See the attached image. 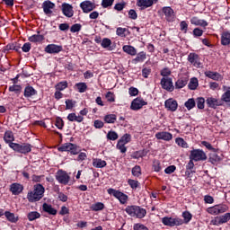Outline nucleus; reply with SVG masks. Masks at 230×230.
<instances>
[{
	"mask_svg": "<svg viewBox=\"0 0 230 230\" xmlns=\"http://www.w3.org/2000/svg\"><path fill=\"white\" fill-rule=\"evenodd\" d=\"M109 195H113L120 204H127L128 202V196L119 190H116L112 188L107 190Z\"/></svg>",
	"mask_w": 230,
	"mask_h": 230,
	"instance_id": "0eeeda50",
	"label": "nucleus"
},
{
	"mask_svg": "<svg viewBox=\"0 0 230 230\" xmlns=\"http://www.w3.org/2000/svg\"><path fill=\"white\" fill-rule=\"evenodd\" d=\"M125 211L129 217H133L134 218H145L146 216V210L139 206H128Z\"/></svg>",
	"mask_w": 230,
	"mask_h": 230,
	"instance_id": "f03ea898",
	"label": "nucleus"
},
{
	"mask_svg": "<svg viewBox=\"0 0 230 230\" xmlns=\"http://www.w3.org/2000/svg\"><path fill=\"white\" fill-rule=\"evenodd\" d=\"M205 76H207V78H210L211 80H215L216 82H222V80H224V76L218 72L206 71Z\"/></svg>",
	"mask_w": 230,
	"mask_h": 230,
	"instance_id": "5701e85b",
	"label": "nucleus"
},
{
	"mask_svg": "<svg viewBox=\"0 0 230 230\" xmlns=\"http://www.w3.org/2000/svg\"><path fill=\"white\" fill-rule=\"evenodd\" d=\"M190 159L197 163L199 161H206L208 155H206V153L202 149H193L190 151Z\"/></svg>",
	"mask_w": 230,
	"mask_h": 230,
	"instance_id": "6e6552de",
	"label": "nucleus"
},
{
	"mask_svg": "<svg viewBox=\"0 0 230 230\" xmlns=\"http://www.w3.org/2000/svg\"><path fill=\"white\" fill-rule=\"evenodd\" d=\"M190 24L194 26H201L202 28H206L208 26V22L205 20H200L199 17H192L190 19Z\"/></svg>",
	"mask_w": 230,
	"mask_h": 230,
	"instance_id": "cd10ccee",
	"label": "nucleus"
},
{
	"mask_svg": "<svg viewBox=\"0 0 230 230\" xmlns=\"http://www.w3.org/2000/svg\"><path fill=\"white\" fill-rule=\"evenodd\" d=\"M145 105H148L143 98L137 97L131 102L130 109L131 111H139L145 107Z\"/></svg>",
	"mask_w": 230,
	"mask_h": 230,
	"instance_id": "f8f14e48",
	"label": "nucleus"
},
{
	"mask_svg": "<svg viewBox=\"0 0 230 230\" xmlns=\"http://www.w3.org/2000/svg\"><path fill=\"white\" fill-rule=\"evenodd\" d=\"M128 183L130 186V188H132V190H137V187L139 186V181L132 179H129L128 181Z\"/></svg>",
	"mask_w": 230,
	"mask_h": 230,
	"instance_id": "0e129e2a",
	"label": "nucleus"
},
{
	"mask_svg": "<svg viewBox=\"0 0 230 230\" xmlns=\"http://www.w3.org/2000/svg\"><path fill=\"white\" fill-rule=\"evenodd\" d=\"M90 209H92V211H102V209H105V204H103L102 202H97L95 204H93L90 207Z\"/></svg>",
	"mask_w": 230,
	"mask_h": 230,
	"instance_id": "79ce46f5",
	"label": "nucleus"
},
{
	"mask_svg": "<svg viewBox=\"0 0 230 230\" xmlns=\"http://www.w3.org/2000/svg\"><path fill=\"white\" fill-rule=\"evenodd\" d=\"M4 217L8 222H11V224H17V222H19V216L10 211H5Z\"/></svg>",
	"mask_w": 230,
	"mask_h": 230,
	"instance_id": "a878e982",
	"label": "nucleus"
},
{
	"mask_svg": "<svg viewBox=\"0 0 230 230\" xmlns=\"http://www.w3.org/2000/svg\"><path fill=\"white\" fill-rule=\"evenodd\" d=\"M112 45V40L109 38L102 39V41L101 42L102 48H104V49H107V48H111Z\"/></svg>",
	"mask_w": 230,
	"mask_h": 230,
	"instance_id": "09e8293b",
	"label": "nucleus"
},
{
	"mask_svg": "<svg viewBox=\"0 0 230 230\" xmlns=\"http://www.w3.org/2000/svg\"><path fill=\"white\" fill-rule=\"evenodd\" d=\"M117 119L116 114H108L103 118L105 123H116Z\"/></svg>",
	"mask_w": 230,
	"mask_h": 230,
	"instance_id": "c03bdc74",
	"label": "nucleus"
},
{
	"mask_svg": "<svg viewBox=\"0 0 230 230\" xmlns=\"http://www.w3.org/2000/svg\"><path fill=\"white\" fill-rule=\"evenodd\" d=\"M28 40L29 42H42V40H44V36L40 34H34L30 36Z\"/></svg>",
	"mask_w": 230,
	"mask_h": 230,
	"instance_id": "a19ab883",
	"label": "nucleus"
},
{
	"mask_svg": "<svg viewBox=\"0 0 230 230\" xmlns=\"http://www.w3.org/2000/svg\"><path fill=\"white\" fill-rule=\"evenodd\" d=\"M155 137L162 141H172L173 139V135L167 131L157 132Z\"/></svg>",
	"mask_w": 230,
	"mask_h": 230,
	"instance_id": "412c9836",
	"label": "nucleus"
},
{
	"mask_svg": "<svg viewBox=\"0 0 230 230\" xmlns=\"http://www.w3.org/2000/svg\"><path fill=\"white\" fill-rule=\"evenodd\" d=\"M158 1L159 0H137V6H138L140 10H146V8L154 6V4H155V3Z\"/></svg>",
	"mask_w": 230,
	"mask_h": 230,
	"instance_id": "dca6fc26",
	"label": "nucleus"
},
{
	"mask_svg": "<svg viewBox=\"0 0 230 230\" xmlns=\"http://www.w3.org/2000/svg\"><path fill=\"white\" fill-rule=\"evenodd\" d=\"M180 30L183 31V33H188V22H186V21L181 22Z\"/></svg>",
	"mask_w": 230,
	"mask_h": 230,
	"instance_id": "338daca9",
	"label": "nucleus"
},
{
	"mask_svg": "<svg viewBox=\"0 0 230 230\" xmlns=\"http://www.w3.org/2000/svg\"><path fill=\"white\" fill-rule=\"evenodd\" d=\"M15 140V137H13V132L12 131H5L4 136V141H5V143H13V141Z\"/></svg>",
	"mask_w": 230,
	"mask_h": 230,
	"instance_id": "c9c22d12",
	"label": "nucleus"
},
{
	"mask_svg": "<svg viewBox=\"0 0 230 230\" xmlns=\"http://www.w3.org/2000/svg\"><path fill=\"white\" fill-rule=\"evenodd\" d=\"M10 148H12L14 152H18V154H30L31 152V146L29 143L17 144V143H10Z\"/></svg>",
	"mask_w": 230,
	"mask_h": 230,
	"instance_id": "7ed1b4c3",
	"label": "nucleus"
},
{
	"mask_svg": "<svg viewBox=\"0 0 230 230\" xmlns=\"http://www.w3.org/2000/svg\"><path fill=\"white\" fill-rule=\"evenodd\" d=\"M37 94V90L33 86H27L24 89V96L25 98H31V96H35Z\"/></svg>",
	"mask_w": 230,
	"mask_h": 230,
	"instance_id": "7c9ffc66",
	"label": "nucleus"
},
{
	"mask_svg": "<svg viewBox=\"0 0 230 230\" xmlns=\"http://www.w3.org/2000/svg\"><path fill=\"white\" fill-rule=\"evenodd\" d=\"M122 51H124V53H127V55H130L131 57H136V55H137V50L136 49V48L130 45H124L122 47Z\"/></svg>",
	"mask_w": 230,
	"mask_h": 230,
	"instance_id": "bb28decb",
	"label": "nucleus"
},
{
	"mask_svg": "<svg viewBox=\"0 0 230 230\" xmlns=\"http://www.w3.org/2000/svg\"><path fill=\"white\" fill-rule=\"evenodd\" d=\"M27 218L29 222H33V220H37L40 218V213L37 211H31L27 214Z\"/></svg>",
	"mask_w": 230,
	"mask_h": 230,
	"instance_id": "58836bf2",
	"label": "nucleus"
},
{
	"mask_svg": "<svg viewBox=\"0 0 230 230\" xmlns=\"http://www.w3.org/2000/svg\"><path fill=\"white\" fill-rule=\"evenodd\" d=\"M42 209L45 213H48L49 215H53V216L57 215V209H55L53 206L48 203L43 204Z\"/></svg>",
	"mask_w": 230,
	"mask_h": 230,
	"instance_id": "c756f323",
	"label": "nucleus"
},
{
	"mask_svg": "<svg viewBox=\"0 0 230 230\" xmlns=\"http://www.w3.org/2000/svg\"><path fill=\"white\" fill-rule=\"evenodd\" d=\"M126 144L123 143V141L119 140L117 143V148L121 152V154H125L127 152V146H125Z\"/></svg>",
	"mask_w": 230,
	"mask_h": 230,
	"instance_id": "6e6d98bb",
	"label": "nucleus"
},
{
	"mask_svg": "<svg viewBox=\"0 0 230 230\" xmlns=\"http://www.w3.org/2000/svg\"><path fill=\"white\" fill-rule=\"evenodd\" d=\"M61 12L65 17L71 19L75 15V10H73V5L67 3H63L61 4Z\"/></svg>",
	"mask_w": 230,
	"mask_h": 230,
	"instance_id": "4468645a",
	"label": "nucleus"
},
{
	"mask_svg": "<svg viewBox=\"0 0 230 230\" xmlns=\"http://www.w3.org/2000/svg\"><path fill=\"white\" fill-rule=\"evenodd\" d=\"M63 50H64V47H62V45H57V44H49L45 48V52L49 54H58Z\"/></svg>",
	"mask_w": 230,
	"mask_h": 230,
	"instance_id": "a211bd4d",
	"label": "nucleus"
},
{
	"mask_svg": "<svg viewBox=\"0 0 230 230\" xmlns=\"http://www.w3.org/2000/svg\"><path fill=\"white\" fill-rule=\"evenodd\" d=\"M132 175H134V177H139L141 175V166L136 165L135 167H133Z\"/></svg>",
	"mask_w": 230,
	"mask_h": 230,
	"instance_id": "13d9d810",
	"label": "nucleus"
},
{
	"mask_svg": "<svg viewBox=\"0 0 230 230\" xmlns=\"http://www.w3.org/2000/svg\"><path fill=\"white\" fill-rule=\"evenodd\" d=\"M186 85H188V78L186 77H181L175 82L176 89H182L183 87H186Z\"/></svg>",
	"mask_w": 230,
	"mask_h": 230,
	"instance_id": "72a5a7b5",
	"label": "nucleus"
},
{
	"mask_svg": "<svg viewBox=\"0 0 230 230\" xmlns=\"http://www.w3.org/2000/svg\"><path fill=\"white\" fill-rule=\"evenodd\" d=\"M181 217L183 218V224H190V222H191V219L193 218V215H191L190 211L182 212Z\"/></svg>",
	"mask_w": 230,
	"mask_h": 230,
	"instance_id": "ea45409f",
	"label": "nucleus"
},
{
	"mask_svg": "<svg viewBox=\"0 0 230 230\" xmlns=\"http://www.w3.org/2000/svg\"><path fill=\"white\" fill-rule=\"evenodd\" d=\"M230 220V213H226L225 215L222 216H217L215 217L213 219L210 221V226H222L224 224H227Z\"/></svg>",
	"mask_w": 230,
	"mask_h": 230,
	"instance_id": "1a4fd4ad",
	"label": "nucleus"
},
{
	"mask_svg": "<svg viewBox=\"0 0 230 230\" xmlns=\"http://www.w3.org/2000/svg\"><path fill=\"white\" fill-rule=\"evenodd\" d=\"M55 177L56 181H58L59 184H63V186H67V184H69V181H71L69 173L62 169L58 170Z\"/></svg>",
	"mask_w": 230,
	"mask_h": 230,
	"instance_id": "423d86ee",
	"label": "nucleus"
},
{
	"mask_svg": "<svg viewBox=\"0 0 230 230\" xmlns=\"http://www.w3.org/2000/svg\"><path fill=\"white\" fill-rule=\"evenodd\" d=\"M196 103H197L198 109L202 110L205 107L206 99H204L203 97H199L196 99Z\"/></svg>",
	"mask_w": 230,
	"mask_h": 230,
	"instance_id": "3c124183",
	"label": "nucleus"
},
{
	"mask_svg": "<svg viewBox=\"0 0 230 230\" xmlns=\"http://www.w3.org/2000/svg\"><path fill=\"white\" fill-rule=\"evenodd\" d=\"M80 30H82V24H80V23H75V24L72 25L70 28L71 33H78V31H80Z\"/></svg>",
	"mask_w": 230,
	"mask_h": 230,
	"instance_id": "bf43d9fd",
	"label": "nucleus"
},
{
	"mask_svg": "<svg viewBox=\"0 0 230 230\" xmlns=\"http://www.w3.org/2000/svg\"><path fill=\"white\" fill-rule=\"evenodd\" d=\"M164 107L167 109V111L175 112L179 107V103L173 98H170L164 102Z\"/></svg>",
	"mask_w": 230,
	"mask_h": 230,
	"instance_id": "f3484780",
	"label": "nucleus"
},
{
	"mask_svg": "<svg viewBox=\"0 0 230 230\" xmlns=\"http://www.w3.org/2000/svg\"><path fill=\"white\" fill-rule=\"evenodd\" d=\"M118 137H119V136L118 135V133H116V131H109L107 134V139H109L110 141H116Z\"/></svg>",
	"mask_w": 230,
	"mask_h": 230,
	"instance_id": "603ef678",
	"label": "nucleus"
},
{
	"mask_svg": "<svg viewBox=\"0 0 230 230\" xmlns=\"http://www.w3.org/2000/svg\"><path fill=\"white\" fill-rule=\"evenodd\" d=\"M184 105L188 111H191V109H193L196 105L195 99H189L187 102H185Z\"/></svg>",
	"mask_w": 230,
	"mask_h": 230,
	"instance_id": "49530a36",
	"label": "nucleus"
},
{
	"mask_svg": "<svg viewBox=\"0 0 230 230\" xmlns=\"http://www.w3.org/2000/svg\"><path fill=\"white\" fill-rule=\"evenodd\" d=\"M175 143L176 145H178V146H181V148H188V142L184 141V138L182 137H177L175 139Z\"/></svg>",
	"mask_w": 230,
	"mask_h": 230,
	"instance_id": "de8ad7c7",
	"label": "nucleus"
},
{
	"mask_svg": "<svg viewBox=\"0 0 230 230\" xmlns=\"http://www.w3.org/2000/svg\"><path fill=\"white\" fill-rule=\"evenodd\" d=\"M134 230H149L148 227L145 226L143 224H136L133 226Z\"/></svg>",
	"mask_w": 230,
	"mask_h": 230,
	"instance_id": "774afa93",
	"label": "nucleus"
},
{
	"mask_svg": "<svg viewBox=\"0 0 230 230\" xmlns=\"http://www.w3.org/2000/svg\"><path fill=\"white\" fill-rule=\"evenodd\" d=\"M75 105H76V102H75L71 99H67L66 101V111L73 109L75 107Z\"/></svg>",
	"mask_w": 230,
	"mask_h": 230,
	"instance_id": "052dcab7",
	"label": "nucleus"
},
{
	"mask_svg": "<svg viewBox=\"0 0 230 230\" xmlns=\"http://www.w3.org/2000/svg\"><path fill=\"white\" fill-rule=\"evenodd\" d=\"M164 226H169L170 227H173L175 226H182L184 221L181 219V217H164L162 219Z\"/></svg>",
	"mask_w": 230,
	"mask_h": 230,
	"instance_id": "9d476101",
	"label": "nucleus"
},
{
	"mask_svg": "<svg viewBox=\"0 0 230 230\" xmlns=\"http://www.w3.org/2000/svg\"><path fill=\"white\" fill-rule=\"evenodd\" d=\"M221 44L222 46H229L230 44V32L224 31L221 35Z\"/></svg>",
	"mask_w": 230,
	"mask_h": 230,
	"instance_id": "2f4dec72",
	"label": "nucleus"
},
{
	"mask_svg": "<svg viewBox=\"0 0 230 230\" xmlns=\"http://www.w3.org/2000/svg\"><path fill=\"white\" fill-rule=\"evenodd\" d=\"M19 49H21V47L17 45V43H9L8 45L3 48L2 51L5 55H7V53L11 51H19Z\"/></svg>",
	"mask_w": 230,
	"mask_h": 230,
	"instance_id": "393cba45",
	"label": "nucleus"
},
{
	"mask_svg": "<svg viewBox=\"0 0 230 230\" xmlns=\"http://www.w3.org/2000/svg\"><path fill=\"white\" fill-rule=\"evenodd\" d=\"M75 87L78 93H85L87 91V84L85 83H77L75 84Z\"/></svg>",
	"mask_w": 230,
	"mask_h": 230,
	"instance_id": "a18cd8bd",
	"label": "nucleus"
},
{
	"mask_svg": "<svg viewBox=\"0 0 230 230\" xmlns=\"http://www.w3.org/2000/svg\"><path fill=\"white\" fill-rule=\"evenodd\" d=\"M46 191V189L42 184L37 183L33 186V190H30L27 193V200L28 202L33 203V202H39L44 197V193Z\"/></svg>",
	"mask_w": 230,
	"mask_h": 230,
	"instance_id": "f257e3e1",
	"label": "nucleus"
},
{
	"mask_svg": "<svg viewBox=\"0 0 230 230\" xmlns=\"http://www.w3.org/2000/svg\"><path fill=\"white\" fill-rule=\"evenodd\" d=\"M188 87L190 91H195L199 87V79L197 77L190 78Z\"/></svg>",
	"mask_w": 230,
	"mask_h": 230,
	"instance_id": "e433bc0d",
	"label": "nucleus"
},
{
	"mask_svg": "<svg viewBox=\"0 0 230 230\" xmlns=\"http://www.w3.org/2000/svg\"><path fill=\"white\" fill-rule=\"evenodd\" d=\"M55 125L59 130H62V128H64V120L62 119V118L58 117L56 119Z\"/></svg>",
	"mask_w": 230,
	"mask_h": 230,
	"instance_id": "e2e57ef3",
	"label": "nucleus"
},
{
	"mask_svg": "<svg viewBox=\"0 0 230 230\" xmlns=\"http://www.w3.org/2000/svg\"><path fill=\"white\" fill-rule=\"evenodd\" d=\"M221 102L230 103V90H227L221 95Z\"/></svg>",
	"mask_w": 230,
	"mask_h": 230,
	"instance_id": "8fccbe9b",
	"label": "nucleus"
},
{
	"mask_svg": "<svg viewBox=\"0 0 230 230\" xmlns=\"http://www.w3.org/2000/svg\"><path fill=\"white\" fill-rule=\"evenodd\" d=\"M162 89L168 91V93H173L175 86H173V81L170 77H163L160 82Z\"/></svg>",
	"mask_w": 230,
	"mask_h": 230,
	"instance_id": "9b49d317",
	"label": "nucleus"
},
{
	"mask_svg": "<svg viewBox=\"0 0 230 230\" xmlns=\"http://www.w3.org/2000/svg\"><path fill=\"white\" fill-rule=\"evenodd\" d=\"M80 8L83 10L84 13H91L93 10L96 9V4L86 0L80 4Z\"/></svg>",
	"mask_w": 230,
	"mask_h": 230,
	"instance_id": "ddd939ff",
	"label": "nucleus"
},
{
	"mask_svg": "<svg viewBox=\"0 0 230 230\" xmlns=\"http://www.w3.org/2000/svg\"><path fill=\"white\" fill-rule=\"evenodd\" d=\"M188 62L191 64L194 67H200V57L197 53H190L188 56Z\"/></svg>",
	"mask_w": 230,
	"mask_h": 230,
	"instance_id": "aec40b11",
	"label": "nucleus"
},
{
	"mask_svg": "<svg viewBox=\"0 0 230 230\" xmlns=\"http://www.w3.org/2000/svg\"><path fill=\"white\" fill-rule=\"evenodd\" d=\"M209 161L212 164H217L222 161V157H220L217 152L213 151V153L209 155Z\"/></svg>",
	"mask_w": 230,
	"mask_h": 230,
	"instance_id": "f704fd0d",
	"label": "nucleus"
},
{
	"mask_svg": "<svg viewBox=\"0 0 230 230\" xmlns=\"http://www.w3.org/2000/svg\"><path fill=\"white\" fill-rule=\"evenodd\" d=\"M119 140L122 141L124 145H127L128 143H130V141H132V136H130V134L126 133Z\"/></svg>",
	"mask_w": 230,
	"mask_h": 230,
	"instance_id": "864d4df0",
	"label": "nucleus"
},
{
	"mask_svg": "<svg viewBox=\"0 0 230 230\" xmlns=\"http://www.w3.org/2000/svg\"><path fill=\"white\" fill-rule=\"evenodd\" d=\"M162 12L165 15V19L168 22H173V21H175V13L172 7H163Z\"/></svg>",
	"mask_w": 230,
	"mask_h": 230,
	"instance_id": "6ab92c4d",
	"label": "nucleus"
},
{
	"mask_svg": "<svg viewBox=\"0 0 230 230\" xmlns=\"http://www.w3.org/2000/svg\"><path fill=\"white\" fill-rule=\"evenodd\" d=\"M107 166V162L102 160L100 158H93V168H105Z\"/></svg>",
	"mask_w": 230,
	"mask_h": 230,
	"instance_id": "c85d7f7f",
	"label": "nucleus"
},
{
	"mask_svg": "<svg viewBox=\"0 0 230 230\" xmlns=\"http://www.w3.org/2000/svg\"><path fill=\"white\" fill-rule=\"evenodd\" d=\"M153 170L154 172H159L162 170L161 162H159V160H155L153 162Z\"/></svg>",
	"mask_w": 230,
	"mask_h": 230,
	"instance_id": "680f3d73",
	"label": "nucleus"
},
{
	"mask_svg": "<svg viewBox=\"0 0 230 230\" xmlns=\"http://www.w3.org/2000/svg\"><path fill=\"white\" fill-rule=\"evenodd\" d=\"M105 98L110 103H114V102H116V95H114V93L112 92H108Z\"/></svg>",
	"mask_w": 230,
	"mask_h": 230,
	"instance_id": "5fc2aeb1",
	"label": "nucleus"
},
{
	"mask_svg": "<svg viewBox=\"0 0 230 230\" xmlns=\"http://www.w3.org/2000/svg\"><path fill=\"white\" fill-rule=\"evenodd\" d=\"M112 4H114V0H102V8H109L110 6H112Z\"/></svg>",
	"mask_w": 230,
	"mask_h": 230,
	"instance_id": "69168bd1",
	"label": "nucleus"
},
{
	"mask_svg": "<svg viewBox=\"0 0 230 230\" xmlns=\"http://www.w3.org/2000/svg\"><path fill=\"white\" fill-rule=\"evenodd\" d=\"M67 119L68 121H76L77 123H82V121H84V117L81 115H76V113H69Z\"/></svg>",
	"mask_w": 230,
	"mask_h": 230,
	"instance_id": "473e14b6",
	"label": "nucleus"
},
{
	"mask_svg": "<svg viewBox=\"0 0 230 230\" xmlns=\"http://www.w3.org/2000/svg\"><path fill=\"white\" fill-rule=\"evenodd\" d=\"M58 152H70L72 155H78L80 154V149L78 146L73 143H65L58 147Z\"/></svg>",
	"mask_w": 230,
	"mask_h": 230,
	"instance_id": "39448f33",
	"label": "nucleus"
},
{
	"mask_svg": "<svg viewBox=\"0 0 230 230\" xmlns=\"http://www.w3.org/2000/svg\"><path fill=\"white\" fill-rule=\"evenodd\" d=\"M206 103L210 109H217V107H222V105H224L222 101L213 96L208 97L206 100Z\"/></svg>",
	"mask_w": 230,
	"mask_h": 230,
	"instance_id": "2eb2a0df",
	"label": "nucleus"
},
{
	"mask_svg": "<svg viewBox=\"0 0 230 230\" xmlns=\"http://www.w3.org/2000/svg\"><path fill=\"white\" fill-rule=\"evenodd\" d=\"M226 211H229V207L226 204H217L207 208V213L214 215V217L226 213Z\"/></svg>",
	"mask_w": 230,
	"mask_h": 230,
	"instance_id": "20e7f679",
	"label": "nucleus"
},
{
	"mask_svg": "<svg viewBox=\"0 0 230 230\" xmlns=\"http://www.w3.org/2000/svg\"><path fill=\"white\" fill-rule=\"evenodd\" d=\"M126 144L123 143V141L119 140L117 143V148L121 152V154H125L127 152V146H125Z\"/></svg>",
	"mask_w": 230,
	"mask_h": 230,
	"instance_id": "4d7b16f0",
	"label": "nucleus"
},
{
	"mask_svg": "<svg viewBox=\"0 0 230 230\" xmlns=\"http://www.w3.org/2000/svg\"><path fill=\"white\" fill-rule=\"evenodd\" d=\"M22 190H24V187L21 185V183L11 184L10 191L13 195H21V193H22Z\"/></svg>",
	"mask_w": 230,
	"mask_h": 230,
	"instance_id": "b1692460",
	"label": "nucleus"
},
{
	"mask_svg": "<svg viewBox=\"0 0 230 230\" xmlns=\"http://www.w3.org/2000/svg\"><path fill=\"white\" fill-rule=\"evenodd\" d=\"M68 87V84H67V81H62V82H59L56 85H55V89L56 91H65V89H67Z\"/></svg>",
	"mask_w": 230,
	"mask_h": 230,
	"instance_id": "37998d69",
	"label": "nucleus"
},
{
	"mask_svg": "<svg viewBox=\"0 0 230 230\" xmlns=\"http://www.w3.org/2000/svg\"><path fill=\"white\" fill-rule=\"evenodd\" d=\"M42 8L46 15H50V13H53V10H55V4L49 0H47L43 3Z\"/></svg>",
	"mask_w": 230,
	"mask_h": 230,
	"instance_id": "4be33fe9",
	"label": "nucleus"
},
{
	"mask_svg": "<svg viewBox=\"0 0 230 230\" xmlns=\"http://www.w3.org/2000/svg\"><path fill=\"white\" fill-rule=\"evenodd\" d=\"M146 60V52H139L136 58L133 59L134 64H138V62H145Z\"/></svg>",
	"mask_w": 230,
	"mask_h": 230,
	"instance_id": "4c0bfd02",
	"label": "nucleus"
}]
</instances>
